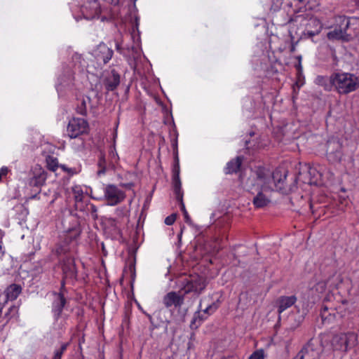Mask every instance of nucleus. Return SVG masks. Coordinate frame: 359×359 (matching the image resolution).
Returning <instances> with one entry per match:
<instances>
[{"mask_svg":"<svg viewBox=\"0 0 359 359\" xmlns=\"http://www.w3.org/2000/svg\"><path fill=\"white\" fill-rule=\"evenodd\" d=\"M86 207L88 210L90 212L91 217L95 220L97 219V207L93 204L90 203L89 201L86 203Z\"/></svg>","mask_w":359,"mask_h":359,"instance_id":"c756f323","label":"nucleus"},{"mask_svg":"<svg viewBox=\"0 0 359 359\" xmlns=\"http://www.w3.org/2000/svg\"><path fill=\"white\" fill-rule=\"evenodd\" d=\"M297 59H298V60H299V64H298V65H297V66H296V67H297V69H301V67H302V66H301V60H302V56H300V55H299V56H297Z\"/></svg>","mask_w":359,"mask_h":359,"instance_id":"79ce46f5","label":"nucleus"},{"mask_svg":"<svg viewBox=\"0 0 359 359\" xmlns=\"http://www.w3.org/2000/svg\"><path fill=\"white\" fill-rule=\"evenodd\" d=\"M104 194H99L97 190L90 191V198L97 201H104L108 205L114 206L123 202L126 198L123 191L114 184H107L103 188Z\"/></svg>","mask_w":359,"mask_h":359,"instance_id":"7ed1b4c3","label":"nucleus"},{"mask_svg":"<svg viewBox=\"0 0 359 359\" xmlns=\"http://www.w3.org/2000/svg\"><path fill=\"white\" fill-rule=\"evenodd\" d=\"M307 34H308L309 36H314V35L316 34V33H315V32H312V31H308V32H307Z\"/></svg>","mask_w":359,"mask_h":359,"instance_id":"a18cd8bd","label":"nucleus"},{"mask_svg":"<svg viewBox=\"0 0 359 359\" xmlns=\"http://www.w3.org/2000/svg\"><path fill=\"white\" fill-rule=\"evenodd\" d=\"M114 52L105 43H100L95 50V57L97 61L107 64L112 57Z\"/></svg>","mask_w":359,"mask_h":359,"instance_id":"2eb2a0df","label":"nucleus"},{"mask_svg":"<svg viewBox=\"0 0 359 359\" xmlns=\"http://www.w3.org/2000/svg\"><path fill=\"white\" fill-rule=\"evenodd\" d=\"M13 309V307H11V308L9 309V311H8V312H10Z\"/></svg>","mask_w":359,"mask_h":359,"instance_id":"13d9d810","label":"nucleus"},{"mask_svg":"<svg viewBox=\"0 0 359 359\" xmlns=\"http://www.w3.org/2000/svg\"><path fill=\"white\" fill-rule=\"evenodd\" d=\"M206 318L207 316L203 313H201V311L196 312L191 322V327L193 328L194 327L195 328H197Z\"/></svg>","mask_w":359,"mask_h":359,"instance_id":"bb28decb","label":"nucleus"},{"mask_svg":"<svg viewBox=\"0 0 359 359\" xmlns=\"http://www.w3.org/2000/svg\"><path fill=\"white\" fill-rule=\"evenodd\" d=\"M187 345H188V348H189V349H190V348L193 346V344H192V342H191V341H189V343H188V344H187Z\"/></svg>","mask_w":359,"mask_h":359,"instance_id":"09e8293b","label":"nucleus"},{"mask_svg":"<svg viewBox=\"0 0 359 359\" xmlns=\"http://www.w3.org/2000/svg\"><path fill=\"white\" fill-rule=\"evenodd\" d=\"M62 270L65 278H75L77 271L74 259L72 257H66L62 263Z\"/></svg>","mask_w":359,"mask_h":359,"instance_id":"dca6fc26","label":"nucleus"},{"mask_svg":"<svg viewBox=\"0 0 359 359\" xmlns=\"http://www.w3.org/2000/svg\"><path fill=\"white\" fill-rule=\"evenodd\" d=\"M264 352L262 349L255 351L248 359H264Z\"/></svg>","mask_w":359,"mask_h":359,"instance_id":"473e14b6","label":"nucleus"},{"mask_svg":"<svg viewBox=\"0 0 359 359\" xmlns=\"http://www.w3.org/2000/svg\"><path fill=\"white\" fill-rule=\"evenodd\" d=\"M175 219H176V215L172 214V215L168 216L165 219V223L167 225H172L175 222Z\"/></svg>","mask_w":359,"mask_h":359,"instance_id":"e433bc0d","label":"nucleus"},{"mask_svg":"<svg viewBox=\"0 0 359 359\" xmlns=\"http://www.w3.org/2000/svg\"><path fill=\"white\" fill-rule=\"evenodd\" d=\"M315 83L318 86H322L325 90L330 91L333 88V85L331 82V76L330 78L325 76H318L315 79Z\"/></svg>","mask_w":359,"mask_h":359,"instance_id":"4be33fe9","label":"nucleus"},{"mask_svg":"<svg viewBox=\"0 0 359 359\" xmlns=\"http://www.w3.org/2000/svg\"><path fill=\"white\" fill-rule=\"evenodd\" d=\"M217 309V306L215 304H212L209 305L207 308L203 309L202 311L205 316L210 315L213 313Z\"/></svg>","mask_w":359,"mask_h":359,"instance_id":"2f4dec72","label":"nucleus"},{"mask_svg":"<svg viewBox=\"0 0 359 359\" xmlns=\"http://www.w3.org/2000/svg\"><path fill=\"white\" fill-rule=\"evenodd\" d=\"M254 172L262 189L273 190L275 188L278 191H285V181L287 177L285 171L275 170L271 172L268 168L258 166L255 168Z\"/></svg>","mask_w":359,"mask_h":359,"instance_id":"f257e3e1","label":"nucleus"},{"mask_svg":"<svg viewBox=\"0 0 359 359\" xmlns=\"http://www.w3.org/2000/svg\"><path fill=\"white\" fill-rule=\"evenodd\" d=\"M54 299L52 302L51 311L54 319L57 321L61 317L62 311L67 303L64 294L53 292Z\"/></svg>","mask_w":359,"mask_h":359,"instance_id":"f8f14e48","label":"nucleus"},{"mask_svg":"<svg viewBox=\"0 0 359 359\" xmlns=\"http://www.w3.org/2000/svg\"><path fill=\"white\" fill-rule=\"evenodd\" d=\"M60 167L62 168V170H66V171H67L68 172H69V170H70V169H67V167H66V165H61V166H60Z\"/></svg>","mask_w":359,"mask_h":359,"instance_id":"c03bdc74","label":"nucleus"},{"mask_svg":"<svg viewBox=\"0 0 359 359\" xmlns=\"http://www.w3.org/2000/svg\"><path fill=\"white\" fill-rule=\"evenodd\" d=\"M195 337H196V334L195 333L192 332L190 335V337H189V341H194L195 340Z\"/></svg>","mask_w":359,"mask_h":359,"instance_id":"37998d69","label":"nucleus"},{"mask_svg":"<svg viewBox=\"0 0 359 359\" xmlns=\"http://www.w3.org/2000/svg\"><path fill=\"white\" fill-rule=\"evenodd\" d=\"M116 49H117V50H120V46H119V44H116Z\"/></svg>","mask_w":359,"mask_h":359,"instance_id":"6e6d98bb","label":"nucleus"},{"mask_svg":"<svg viewBox=\"0 0 359 359\" xmlns=\"http://www.w3.org/2000/svg\"><path fill=\"white\" fill-rule=\"evenodd\" d=\"M180 163H179V158L177 154V151L175 152V163L172 168V186L174 192L175 194V198L177 201L180 203L181 206V210L183 212L184 217V222L189 224H191V219L190 216L189 215L186 208L185 205L183 203V192L182 190V183L180 178Z\"/></svg>","mask_w":359,"mask_h":359,"instance_id":"39448f33","label":"nucleus"},{"mask_svg":"<svg viewBox=\"0 0 359 359\" xmlns=\"http://www.w3.org/2000/svg\"><path fill=\"white\" fill-rule=\"evenodd\" d=\"M1 177H2L1 173L0 172V181L1 180Z\"/></svg>","mask_w":359,"mask_h":359,"instance_id":"4d7b16f0","label":"nucleus"},{"mask_svg":"<svg viewBox=\"0 0 359 359\" xmlns=\"http://www.w3.org/2000/svg\"><path fill=\"white\" fill-rule=\"evenodd\" d=\"M67 278H65V276H63L62 278V280L61 281V286H60V291L57 292V293H62V294H65V292H66V287H65V279Z\"/></svg>","mask_w":359,"mask_h":359,"instance_id":"4c0bfd02","label":"nucleus"},{"mask_svg":"<svg viewBox=\"0 0 359 359\" xmlns=\"http://www.w3.org/2000/svg\"><path fill=\"white\" fill-rule=\"evenodd\" d=\"M353 22H358V18H343L341 20V24L339 27H336L332 31L327 33V38L330 40H342L344 41H348L352 38V34L348 32L350 25Z\"/></svg>","mask_w":359,"mask_h":359,"instance_id":"0eeeda50","label":"nucleus"},{"mask_svg":"<svg viewBox=\"0 0 359 359\" xmlns=\"http://www.w3.org/2000/svg\"><path fill=\"white\" fill-rule=\"evenodd\" d=\"M346 314V311H339L337 308H329L327 306H323L320 311V317L323 323H330L337 318H342Z\"/></svg>","mask_w":359,"mask_h":359,"instance_id":"ddd939ff","label":"nucleus"},{"mask_svg":"<svg viewBox=\"0 0 359 359\" xmlns=\"http://www.w3.org/2000/svg\"><path fill=\"white\" fill-rule=\"evenodd\" d=\"M184 295L180 290L178 292H169L163 297V304L168 309L172 306L175 309L180 308L184 304Z\"/></svg>","mask_w":359,"mask_h":359,"instance_id":"9b49d317","label":"nucleus"},{"mask_svg":"<svg viewBox=\"0 0 359 359\" xmlns=\"http://www.w3.org/2000/svg\"><path fill=\"white\" fill-rule=\"evenodd\" d=\"M297 18H304V15H299L297 16Z\"/></svg>","mask_w":359,"mask_h":359,"instance_id":"5fc2aeb1","label":"nucleus"},{"mask_svg":"<svg viewBox=\"0 0 359 359\" xmlns=\"http://www.w3.org/2000/svg\"><path fill=\"white\" fill-rule=\"evenodd\" d=\"M74 200L76 208L80 211H83V204L86 205L88 202L84 201L83 193L81 190L74 192Z\"/></svg>","mask_w":359,"mask_h":359,"instance_id":"a878e982","label":"nucleus"},{"mask_svg":"<svg viewBox=\"0 0 359 359\" xmlns=\"http://www.w3.org/2000/svg\"><path fill=\"white\" fill-rule=\"evenodd\" d=\"M342 304H348V301L344 299V300L342 301Z\"/></svg>","mask_w":359,"mask_h":359,"instance_id":"864d4df0","label":"nucleus"},{"mask_svg":"<svg viewBox=\"0 0 359 359\" xmlns=\"http://www.w3.org/2000/svg\"><path fill=\"white\" fill-rule=\"evenodd\" d=\"M0 172L1 173V176L2 175H6L7 173H8V168H6V167H4L1 169V171Z\"/></svg>","mask_w":359,"mask_h":359,"instance_id":"58836bf2","label":"nucleus"},{"mask_svg":"<svg viewBox=\"0 0 359 359\" xmlns=\"http://www.w3.org/2000/svg\"><path fill=\"white\" fill-rule=\"evenodd\" d=\"M327 283L325 281H320L315 285V289L317 292H323L325 290Z\"/></svg>","mask_w":359,"mask_h":359,"instance_id":"72a5a7b5","label":"nucleus"},{"mask_svg":"<svg viewBox=\"0 0 359 359\" xmlns=\"http://www.w3.org/2000/svg\"><path fill=\"white\" fill-rule=\"evenodd\" d=\"M323 352L321 341L311 339L293 359H320Z\"/></svg>","mask_w":359,"mask_h":359,"instance_id":"423d86ee","label":"nucleus"},{"mask_svg":"<svg viewBox=\"0 0 359 359\" xmlns=\"http://www.w3.org/2000/svg\"><path fill=\"white\" fill-rule=\"evenodd\" d=\"M32 177L29 180L30 186L41 187L47 179V172L39 165H36L32 169Z\"/></svg>","mask_w":359,"mask_h":359,"instance_id":"4468645a","label":"nucleus"},{"mask_svg":"<svg viewBox=\"0 0 359 359\" xmlns=\"http://www.w3.org/2000/svg\"><path fill=\"white\" fill-rule=\"evenodd\" d=\"M180 291L184 294L193 293L194 295H200L207 286L206 278L198 274L185 276L179 280Z\"/></svg>","mask_w":359,"mask_h":359,"instance_id":"20e7f679","label":"nucleus"},{"mask_svg":"<svg viewBox=\"0 0 359 359\" xmlns=\"http://www.w3.org/2000/svg\"><path fill=\"white\" fill-rule=\"evenodd\" d=\"M22 292L20 285L11 284L6 290V295L8 300H15Z\"/></svg>","mask_w":359,"mask_h":359,"instance_id":"412c9836","label":"nucleus"},{"mask_svg":"<svg viewBox=\"0 0 359 359\" xmlns=\"http://www.w3.org/2000/svg\"><path fill=\"white\" fill-rule=\"evenodd\" d=\"M333 88L339 94L346 95L355 91L359 86L358 78L353 74L334 72L331 74Z\"/></svg>","mask_w":359,"mask_h":359,"instance_id":"f03ea898","label":"nucleus"},{"mask_svg":"<svg viewBox=\"0 0 359 359\" xmlns=\"http://www.w3.org/2000/svg\"><path fill=\"white\" fill-rule=\"evenodd\" d=\"M109 155H110L112 161H114L115 162H116L118 160L119 158H118V154H117V153L116 151V148H115L114 145H113L111 147Z\"/></svg>","mask_w":359,"mask_h":359,"instance_id":"c9c22d12","label":"nucleus"},{"mask_svg":"<svg viewBox=\"0 0 359 359\" xmlns=\"http://www.w3.org/2000/svg\"><path fill=\"white\" fill-rule=\"evenodd\" d=\"M327 157L331 163L341 161L342 153V144L337 138H331L327 142Z\"/></svg>","mask_w":359,"mask_h":359,"instance_id":"9d476101","label":"nucleus"},{"mask_svg":"<svg viewBox=\"0 0 359 359\" xmlns=\"http://www.w3.org/2000/svg\"><path fill=\"white\" fill-rule=\"evenodd\" d=\"M357 4L359 6V0H357Z\"/></svg>","mask_w":359,"mask_h":359,"instance_id":"bf43d9fd","label":"nucleus"},{"mask_svg":"<svg viewBox=\"0 0 359 359\" xmlns=\"http://www.w3.org/2000/svg\"><path fill=\"white\" fill-rule=\"evenodd\" d=\"M310 20H311V22L312 23H313V24H315V23H318V20H317L316 19L311 18V19H310Z\"/></svg>","mask_w":359,"mask_h":359,"instance_id":"de8ad7c7","label":"nucleus"},{"mask_svg":"<svg viewBox=\"0 0 359 359\" xmlns=\"http://www.w3.org/2000/svg\"><path fill=\"white\" fill-rule=\"evenodd\" d=\"M104 86L107 90H114L120 83V75L115 70L112 69L104 79Z\"/></svg>","mask_w":359,"mask_h":359,"instance_id":"f3484780","label":"nucleus"},{"mask_svg":"<svg viewBox=\"0 0 359 359\" xmlns=\"http://www.w3.org/2000/svg\"><path fill=\"white\" fill-rule=\"evenodd\" d=\"M108 1L114 6H116L119 3V0H108Z\"/></svg>","mask_w":359,"mask_h":359,"instance_id":"ea45409f","label":"nucleus"},{"mask_svg":"<svg viewBox=\"0 0 359 359\" xmlns=\"http://www.w3.org/2000/svg\"><path fill=\"white\" fill-rule=\"evenodd\" d=\"M109 165L105 159L104 154L102 152H100L98 161H97V167L98 170L97 171V176L100 177L104 175L108 169Z\"/></svg>","mask_w":359,"mask_h":359,"instance_id":"5701e85b","label":"nucleus"},{"mask_svg":"<svg viewBox=\"0 0 359 359\" xmlns=\"http://www.w3.org/2000/svg\"><path fill=\"white\" fill-rule=\"evenodd\" d=\"M243 159L242 156H237L228 162L224 169L225 174L231 175L238 172L242 165Z\"/></svg>","mask_w":359,"mask_h":359,"instance_id":"aec40b11","label":"nucleus"},{"mask_svg":"<svg viewBox=\"0 0 359 359\" xmlns=\"http://www.w3.org/2000/svg\"><path fill=\"white\" fill-rule=\"evenodd\" d=\"M69 250V248L67 245H62L59 244L56 248V252L58 255L65 254Z\"/></svg>","mask_w":359,"mask_h":359,"instance_id":"f704fd0d","label":"nucleus"},{"mask_svg":"<svg viewBox=\"0 0 359 359\" xmlns=\"http://www.w3.org/2000/svg\"><path fill=\"white\" fill-rule=\"evenodd\" d=\"M132 185H133L132 184H124L123 186L126 187L130 188Z\"/></svg>","mask_w":359,"mask_h":359,"instance_id":"603ef678","label":"nucleus"},{"mask_svg":"<svg viewBox=\"0 0 359 359\" xmlns=\"http://www.w3.org/2000/svg\"><path fill=\"white\" fill-rule=\"evenodd\" d=\"M90 102L91 99L90 97L86 96V97H83L80 104L76 107V112L82 116H87V104H90Z\"/></svg>","mask_w":359,"mask_h":359,"instance_id":"393cba45","label":"nucleus"},{"mask_svg":"<svg viewBox=\"0 0 359 359\" xmlns=\"http://www.w3.org/2000/svg\"><path fill=\"white\" fill-rule=\"evenodd\" d=\"M269 201V199L262 191H259L254 197L252 203L256 208H261L266 206Z\"/></svg>","mask_w":359,"mask_h":359,"instance_id":"b1692460","label":"nucleus"},{"mask_svg":"<svg viewBox=\"0 0 359 359\" xmlns=\"http://www.w3.org/2000/svg\"><path fill=\"white\" fill-rule=\"evenodd\" d=\"M4 254V252L2 251L1 242H0V255L2 256Z\"/></svg>","mask_w":359,"mask_h":359,"instance_id":"49530a36","label":"nucleus"},{"mask_svg":"<svg viewBox=\"0 0 359 359\" xmlns=\"http://www.w3.org/2000/svg\"><path fill=\"white\" fill-rule=\"evenodd\" d=\"M290 52L294 53L295 51V43L292 41L291 46H290Z\"/></svg>","mask_w":359,"mask_h":359,"instance_id":"a19ab883","label":"nucleus"},{"mask_svg":"<svg viewBox=\"0 0 359 359\" xmlns=\"http://www.w3.org/2000/svg\"><path fill=\"white\" fill-rule=\"evenodd\" d=\"M337 280L339 283H341L342 279H341V278L339 276H338L337 277Z\"/></svg>","mask_w":359,"mask_h":359,"instance_id":"3c124183","label":"nucleus"},{"mask_svg":"<svg viewBox=\"0 0 359 359\" xmlns=\"http://www.w3.org/2000/svg\"><path fill=\"white\" fill-rule=\"evenodd\" d=\"M116 231L117 235L121 236V233L120 229L116 228Z\"/></svg>","mask_w":359,"mask_h":359,"instance_id":"8fccbe9b","label":"nucleus"},{"mask_svg":"<svg viewBox=\"0 0 359 359\" xmlns=\"http://www.w3.org/2000/svg\"><path fill=\"white\" fill-rule=\"evenodd\" d=\"M297 300V298L295 295L279 297L276 302L278 313L290 308L296 303Z\"/></svg>","mask_w":359,"mask_h":359,"instance_id":"a211bd4d","label":"nucleus"},{"mask_svg":"<svg viewBox=\"0 0 359 359\" xmlns=\"http://www.w3.org/2000/svg\"><path fill=\"white\" fill-rule=\"evenodd\" d=\"M47 168L51 171H55L58 168L57 159L53 156H48L46 158Z\"/></svg>","mask_w":359,"mask_h":359,"instance_id":"cd10ccee","label":"nucleus"},{"mask_svg":"<svg viewBox=\"0 0 359 359\" xmlns=\"http://www.w3.org/2000/svg\"><path fill=\"white\" fill-rule=\"evenodd\" d=\"M68 343L62 344L61 347L55 351L54 359H61L63 353L67 350Z\"/></svg>","mask_w":359,"mask_h":359,"instance_id":"7c9ffc66","label":"nucleus"},{"mask_svg":"<svg viewBox=\"0 0 359 359\" xmlns=\"http://www.w3.org/2000/svg\"><path fill=\"white\" fill-rule=\"evenodd\" d=\"M86 3L89 4L85 5V8L89 7L93 11L94 14H98L100 12V7L97 0H86Z\"/></svg>","mask_w":359,"mask_h":359,"instance_id":"c85d7f7f","label":"nucleus"},{"mask_svg":"<svg viewBox=\"0 0 359 359\" xmlns=\"http://www.w3.org/2000/svg\"><path fill=\"white\" fill-rule=\"evenodd\" d=\"M89 131L88 121L81 118H72L67 127V135L71 138H76L80 135L87 134Z\"/></svg>","mask_w":359,"mask_h":359,"instance_id":"1a4fd4ad","label":"nucleus"},{"mask_svg":"<svg viewBox=\"0 0 359 359\" xmlns=\"http://www.w3.org/2000/svg\"><path fill=\"white\" fill-rule=\"evenodd\" d=\"M357 343V336L353 332L335 334L331 341L334 350L346 352Z\"/></svg>","mask_w":359,"mask_h":359,"instance_id":"6e6552de","label":"nucleus"},{"mask_svg":"<svg viewBox=\"0 0 359 359\" xmlns=\"http://www.w3.org/2000/svg\"><path fill=\"white\" fill-rule=\"evenodd\" d=\"M67 236L65 240H76L81 232V229L78 219L72 217V226L66 229Z\"/></svg>","mask_w":359,"mask_h":359,"instance_id":"6ab92c4d","label":"nucleus"}]
</instances>
